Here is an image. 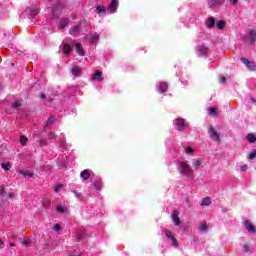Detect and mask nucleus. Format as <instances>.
<instances>
[{
  "mask_svg": "<svg viewBox=\"0 0 256 256\" xmlns=\"http://www.w3.org/2000/svg\"><path fill=\"white\" fill-rule=\"evenodd\" d=\"M172 221H173L175 227H179V225H181V219L179 218V211L178 210H174L172 212Z\"/></svg>",
  "mask_w": 256,
  "mask_h": 256,
  "instance_id": "ddd939ff",
  "label": "nucleus"
},
{
  "mask_svg": "<svg viewBox=\"0 0 256 256\" xmlns=\"http://www.w3.org/2000/svg\"><path fill=\"white\" fill-rule=\"evenodd\" d=\"M207 229H208L207 223H202L199 227L200 233L207 231Z\"/></svg>",
  "mask_w": 256,
  "mask_h": 256,
  "instance_id": "c9c22d12",
  "label": "nucleus"
},
{
  "mask_svg": "<svg viewBox=\"0 0 256 256\" xmlns=\"http://www.w3.org/2000/svg\"><path fill=\"white\" fill-rule=\"evenodd\" d=\"M168 88L169 86L166 82H161L160 86L158 87V93H165Z\"/></svg>",
  "mask_w": 256,
  "mask_h": 256,
  "instance_id": "5701e85b",
  "label": "nucleus"
},
{
  "mask_svg": "<svg viewBox=\"0 0 256 256\" xmlns=\"http://www.w3.org/2000/svg\"><path fill=\"white\" fill-rule=\"evenodd\" d=\"M67 25H69V18H61L57 22L58 29H65V27H67Z\"/></svg>",
  "mask_w": 256,
  "mask_h": 256,
  "instance_id": "f3484780",
  "label": "nucleus"
},
{
  "mask_svg": "<svg viewBox=\"0 0 256 256\" xmlns=\"http://www.w3.org/2000/svg\"><path fill=\"white\" fill-rule=\"evenodd\" d=\"M49 137H50V139H55V133L51 132V133L49 134Z\"/></svg>",
  "mask_w": 256,
  "mask_h": 256,
  "instance_id": "3c124183",
  "label": "nucleus"
},
{
  "mask_svg": "<svg viewBox=\"0 0 256 256\" xmlns=\"http://www.w3.org/2000/svg\"><path fill=\"white\" fill-rule=\"evenodd\" d=\"M39 7L32 5L28 8H26V10L23 12V15H27V17H29V19H33V17L39 15Z\"/></svg>",
  "mask_w": 256,
  "mask_h": 256,
  "instance_id": "20e7f679",
  "label": "nucleus"
},
{
  "mask_svg": "<svg viewBox=\"0 0 256 256\" xmlns=\"http://www.w3.org/2000/svg\"><path fill=\"white\" fill-rule=\"evenodd\" d=\"M225 81H227V78L225 76L220 78V83H225Z\"/></svg>",
  "mask_w": 256,
  "mask_h": 256,
  "instance_id": "8fccbe9b",
  "label": "nucleus"
},
{
  "mask_svg": "<svg viewBox=\"0 0 256 256\" xmlns=\"http://www.w3.org/2000/svg\"><path fill=\"white\" fill-rule=\"evenodd\" d=\"M70 35H79L81 33V24H77L69 31Z\"/></svg>",
  "mask_w": 256,
  "mask_h": 256,
  "instance_id": "412c9836",
  "label": "nucleus"
},
{
  "mask_svg": "<svg viewBox=\"0 0 256 256\" xmlns=\"http://www.w3.org/2000/svg\"><path fill=\"white\" fill-rule=\"evenodd\" d=\"M209 205H211V198L210 197H206L202 200L201 206L202 207H209Z\"/></svg>",
  "mask_w": 256,
  "mask_h": 256,
  "instance_id": "c85d7f7f",
  "label": "nucleus"
},
{
  "mask_svg": "<svg viewBox=\"0 0 256 256\" xmlns=\"http://www.w3.org/2000/svg\"><path fill=\"white\" fill-rule=\"evenodd\" d=\"M208 134L210 136V139H212V141H215L216 143H221V136L218 134L217 130L213 128V126H209Z\"/></svg>",
  "mask_w": 256,
  "mask_h": 256,
  "instance_id": "423d86ee",
  "label": "nucleus"
},
{
  "mask_svg": "<svg viewBox=\"0 0 256 256\" xmlns=\"http://www.w3.org/2000/svg\"><path fill=\"white\" fill-rule=\"evenodd\" d=\"M71 191H72V193L75 195V198H76V199H81V197H83V194L77 192V190L72 189Z\"/></svg>",
  "mask_w": 256,
  "mask_h": 256,
  "instance_id": "58836bf2",
  "label": "nucleus"
},
{
  "mask_svg": "<svg viewBox=\"0 0 256 256\" xmlns=\"http://www.w3.org/2000/svg\"><path fill=\"white\" fill-rule=\"evenodd\" d=\"M65 147H67V140H65V138H61L60 149H62V153L64 154L61 155V157H59L57 160V164L61 169H66L67 164L69 163V156L67 153H65Z\"/></svg>",
  "mask_w": 256,
  "mask_h": 256,
  "instance_id": "f257e3e1",
  "label": "nucleus"
},
{
  "mask_svg": "<svg viewBox=\"0 0 256 256\" xmlns=\"http://www.w3.org/2000/svg\"><path fill=\"white\" fill-rule=\"evenodd\" d=\"M216 27H217V29H220V30L225 29V21L220 20V21L216 22Z\"/></svg>",
  "mask_w": 256,
  "mask_h": 256,
  "instance_id": "2f4dec72",
  "label": "nucleus"
},
{
  "mask_svg": "<svg viewBox=\"0 0 256 256\" xmlns=\"http://www.w3.org/2000/svg\"><path fill=\"white\" fill-rule=\"evenodd\" d=\"M61 189H63V184H58V185L55 187L54 191H55V193H59V191H61Z\"/></svg>",
  "mask_w": 256,
  "mask_h": 256,
  "instance_id": "79ce46f5",
  "label": "nucleus"
},
{
  "mask_svg": "<svg viewBox=\"0 0 256 256\" xmlns=\"http://www.w3.org/2000/svg\"><path fill=\"white\" fill-rule=\"evenodd\" d=\"M241 63H244V65H246L247 69H249V71H255L256 69V65L255 62L250 61L247 58H240Z\"/></svg>",
  "mask_w": 256,
  "mask_h": 256,
  "instance_id": "1a4fd4ad",
  "label": "nucleus"
},
{
  "mask_svg": "<svg viewBox=\"0 0 256 256\" xmlns=\"http://www.w3.org/2000/svg\"><path fill=\"white\" fill-rule=\"evenodd\" d=\"M193 167L195 168L196 171H199V169L201 168V160H195L192 163Z\"/></svg>",
  "mask_w": 256,
  "mask_h": 256,
  "instance_id": "7c9ffc66",
  "label": "nucleus"
},
{
  "mask_svg": "<svg viewBox=\"0 0 256 256\" xmlns=\"http://www.w3.org/2000/svg\"><path fill=\"white\" fill-rule=\"evenodd\" d=\"M13 109H21V103L20 102H14L12 104Z\"/></svg>",
  "mask_w": 256,
  "mask_h": 256,
  "instance_id": "ea45409f",
  "label": "nucleus"
},
{
  "mask_svg": "<svg viewBox=\"0 0 256 256\" xmlns=\"http://www.w3.org/2000/svg\"><path fill=\"white\" fill-rule=\"evenodd\" d=\"M61 11H63V5L61 3H57L52 8V16L59 17V15H61Z\"/></svg>",
  "mask_w": 256,
  "mask_h": 256,
  "instance_id": "9d476101",
  "label": "nucleus"
},
{
  "mask_svg": "<svg viewBox=\"0 0 256 256\" xmlns=\"http://www.w3.org/2000/svg\"><path fill=\"white\" fill-rule=\"evenodd\" d=\"M100 35L97 32H92L88 36H86V39H88L90 45H96V43H99Z\"/></svg>",
  "mask_w": 256,
  "mask_h": 256,
  "instance_id": "6e6552de",
  "label": "nucleus"
},
{
  "mask_svg": "<svg viewBox=\"0 0 256 256\" xmlns=\"http://www.w3.org/2000/svg\"><path fill=\"white\" fill-rule=\"evenodd\" d=\"M229 3L232 7H235V5H237V3H239V0H229Z\"/></svg>",
  "mask_w": 256,
  "mask_h": 256,
  "instance_id": "c03bdc74",
  "label": "nucleus"
},
{
  "mask_svg": "<svg viewBox=\"0 0 256 256\" xmlns=\"http://www.w3.org/2000/svg\"><path fill=\"white\" fill-rule=\"evenodd\" d=\"M208 113L211 117H217V108L215 107L210 108Z\"/></svg>",
  "mask_w": 256,
  "mask_h": 256,
  "instance_id": "f704fd0d",
  "label": "nucleus"
},
{
  "mask_svg": "<svg viewBox=\"0 0 256 256\" xmlns=\"http://www.w3.org/2000/svg\"><path fill=\"white\" fill-rule=\"evenodd\" d=\"M244 227H245L246 231H248V233H251L252 235L256 233V229L253 226V224L251 223V221L246 220L244 222Z\"/></svg>",
  "mask_w": 256,
  "mask_h": 256,
  "instance_id": "2eb2a0df",
  "label": "nucleus"
},
{
  "mask_svg": "<svg viewBox=\"0 0 256 256\" xmlns=\"http://www.w3.org/2000/svg\"><path fill=\"white\" fill-rule=\"evenodd\" d=\"M29 141V139L27 138V137H25V136H21L20 137V143H21V145H27V142Z\"/></svg>",
  "mask_w": 256,
  "mask_h": 256,
  "instance_id": "4c0bfd02",
  "label": "nucleus"
},
{
  "mask_svg": "<svg viewBox=\"0 0 256 256\" xmlns=\"http://www.w3.org/2000/svg\"><path fill=\"white\" fill-rule=\"evenodd\" d=\"M246 43H250L251 45H254L256 41V30L254 29H248L245 36Z\"/></svg>",
  "mask_w": 256,
  "mask_h": 256,
  "instance_id": "39448f33",
  "label": "nucleus"
},
{
  "mask_svg": "<svg viewBox=\"0 0 256 256\" xmlns=\"http://www.w3.org/2000/svg\"><path fill=\"white\" fill-rule=\"evenodd\" d=\"M252 103H256L255 98H251Z\"/></svg>",
  "mask_w": 256,
  "mask_h": 256,
  "instance_id": "5fc2aeb1",
  "label": "nucleus"
},
{
  "mask_svg": "<svg viewBox=\"0 0 256 256\" xmlns=\"http://www.w3.org/2000/svg\"><path fill=\"white\" fill-rule=\"evenodd\" d=\"M3 89V87L0 85V91Z\"/></svg>",
  "mask_w": 256,
  "mask_h": 256,
  "instance_id": "bf43d9fd",
  "label": "nucleus"
},
{
  "mask_svg": "<svg viewBox=\"0 0 256 256\" xmlns=\"http://www.w3.org/2000/svg\"><path fill=\"white\" fill-rule=\"evenodd\" d=\"M60 49H62L65 57H69L70 53L73 51V49L71 48V45L69 44H61L60 45Z\"/></svg>",
  "mask_w": 256,
  "mask_h": 256,
  "instance_id": "dca6fc26",
  "label": "nucleus"
},
{
  "mask_svg": "<svg viewBox=\"0 0 256 256\" xmlns=\"http://www.w3.org/2000/svg\"><path fill=\"white\" fill-rule=\"evenodd\" d=\"M23 177H28L29 179L33 178V172H20Z\"/></svg>",
  "mask_w": 256,
  "mask_h": 256,
  "instance_id": "e433bc0d",
  "label": "nucleus"
},
{
  "mask_svg": "<svg viewBox=\"0 0 256 256\" xmlns=\"http://www.w3.org/2000/svg\"><path fill=\"white\" fill-rule=\"evenodd\" d=\"M54 231H56V233H59V231H61V225L59 224L54 225Z\"/></svg>",
  "mask_w": 256,
  "mask_h": 256,
  "instance_id": "49530a36",
  "label": "nucleus"
},
{
  "mask_svg": "<svg viewBox=\"0 0 256 256\" xmlns=\"http://www.w3.org/2000/svg\"><path fill=\"white\" fill-rule=\"evenodd\" d=\"M72 75L74 77H79L81 75V68L79 66L72 67Z\"/></svg>",
  "mask_w": 256,
  "mask_h": 256,
  "instance_id": "a878e982",
  "label": "nucleus"
},
{
  "mask_svg": "<svg viewBox=\"0 0 256 256\" xmlns=\"http://www.w3.org/2000/svg\"><path fill=\"white\" fill-rule=\"evenodd\" d=\"M20 243L21 245H23V247H31L32 245V241L30 238H24V239H20Z\"/></svg>",
  "mask_w": 256,
  "mask_h": 256,
  "instance_id": "b1692460",
  "label": "nucleus"
},
{
  "mask_svg": "<svg viewBox=\"0 0 256 256\" xmlns=\"http://www.w3.org/2000/svg\"><path fill=\"white\" fill-rule=\"evenodd\" d=\"M255 157H256V150L253 149V150H251V152L247 156V159H249V161H253V159H255Z\"/></svg>",
  "mask_w": 256,
  "mask_h": 256,
  "instance_id": "72a5a7b5",
  "label": "nucleus"
},
{
  "mask_svg": "<svg viewBox=\"0 0 256 256\" xmlns=\"http://www.w3.org/2000/svg\"><path fill=\"white\" fill-rule=\"evenodd\" d=\"M76 52L80 55V57H85V50L83 49V45H81V43L76 44Z\"/></svg>",
  "mask_w": 256,
  "mask_h": 256,
  "instance_id": "4be33fe9",
  "label": "nucleus"
},
{
  "mask_svg": "<svg viewBox=\"0 0 256 256\" xmlns=\"http://www.w3.org/2000/svg\"><path fill=\"white\" fill-rule=\"evenodd\" d=\"M2 169H4V171H8L9 170V164L8 163H2Z\"/></svg>",
  "mask_w": 256,
  "mask_h": 256,
  "instance_id": "a18cd8bd",
  "label": "nucleus"
},
{
  "mask_svg": "<svg viewBox=\"0 0 256 256\" xmlns=\"http://www.w3.org/2000/svg\"><path fill=\"white\" fill-rule=\"evenodd\" d=\"M103 74L99 71H96L92 77L93 81H103Z\"/></svg>",
  "mask_w": 256,
  "mask_h": 256,
  "instance_id": "bb28decb",
  "label": "nucleus"
},
{
  "mask_svg": "<svg viewBox=\"0 0 256 256\" xmlns=\"http://www.w3.org/2000/svg\"><path fill=\"white\" fill-rule=\"evenodd\" d=\"M178 169L181 175H185L187 179H193V170L191 169L189 164H187V162H178Z\"/></svg>",
  "mask_w": 256,
  "mask_h": 256,
  "instance_id": "f03ea898",
  "label": "nucleus"
},
{
  "mask_svg": "<svg viewBox=\"0 0 256 256\" xmlns=\"http://www.w3.org/2000/svg\"><path fill=\"white\" fill-rule=\"evenodd\" d=\"M193 151H195V150H193V148H191V147L185 148V153L187 155H191V153H193Z\"/></svg>",
  "mask_w": 256,
  "mask_h": 256,
  "instance_id": "37998d69",
  "label": "nucleus"
},
{
  "mask_svg": "<svg viewBox=\"0 0 256 256\" xmlns=\"http://www.w3.org/2000/svg\"><path fill=\"white\" fill-rule=\"evenodd\" d=\"M246 139H247V141H249V143H255L256 136L253 133H249V134H247Z\"/></svg>",
  "mask_w": 256,
  "mask_h": 256,
  "instance_id": "c756f323",
  "label": "nucleus"
},
{
  "mask_svg": "<svg viewBox=\"0 0 256 256\" xmlns=\"http://www.w3.org/2000/svg\"><path fill=\"white\" fill-rule=\"evenodd\" d=\"M108 8H105V6H101V5H98L96 7V13L99 15V17H103V15H105V13H107Z\"/></svg>",
  "mask_w": 256,
  "mask_h": 256,
  "instance_id": "a211bd4d",
  "label": "nucleus"
},
{
  "mask_svg": "<svg viewBox=\"0 0 256 256\" xmlns=\"http://www.w3.org/2000/svg\"><path fill=\"white\" fill-rule=\"evenodd\" d=\"M243 251H244V253H249V246L245 245L243 247Z\"/></svg>",
  "mask_w": 256,
  "mask_h": 256,
  "instance_id": "09e8293b",
  "label": "nucleus"
},
{
  "mask_svg": "<svg viewBox=\"0 0 256 256\" xmlns=\"http://www.w3.org/2000/svg\"><path fill=\"white\" fill-rule=\"evenodd\" d=\"M209 51V48L205 45L198 46V53L200 54L201 57L207 56V53Z\"/></svg>",
  "mask_w": 256,
  "mask_h": 256,
  "instance_id": "aec40b11",
  "label": "nucleus"
},
{
  "mask_svg": "<svg viewBox=\"0 0 256 256\" xmlns=\"http://www.w3.org/2000/svg\"><path fill=\"white\" fill-rule=\"evenodd\" d=\"M247 169H248L247 165H242V166L240 167L241 173H244V171H247Z\"/></svg>",
  "mask_w": 256,
  "mask_h": 256,
  "instance_id": "de8ad7c7",
  "label": "nucleus"
},
{
  "mask_svg": "<svg viewBox=\"0 0 256 256\" xmlns=\"http://www.w3.org/2000/svg\"><path fill=\"white\" fill-rule=\"evenodd\" d=\"M87 234H85V232L83 230H80L76 233V239L78 241H85V237Z\"/></svg>",
  "mask_w": 256,
  "mask_h": 256,
  "instance_id": "393cba45",
  "label": "nucleus"
},
{
  "mask_svg": "<svg viewBox=\"0 0 256 256\" xmlns=\"http://www.w3.org/2000/svg\"><path fill=\"white\" fill-rule=\"evenodd\" d=\"M223 4H225V0H207V5L210 8L221 7Z\"/></svg>",
  "mask_w": 256,
  "mask_h": 256,
  "instance_id": "f8f14e48",
  "label": "nucleus"
},
{
  "mask_svg": "<svg viewBox=\"0 0 256 256\" xmlns=\"http://www.w3.org/2000/svg\"><path fill=\"white\" fill-rule=\"evenodd\" d=\"M0 245H4V242L3 240L0 239Z\"/></svg>",
  "mask_w": 256,
  "mask_h": 256,
  "instance_id": "6e6d98bb",
  "label": "nucleus"
},
{
  "mask_svg": "<svg viewBox=\"0 0 256 256\" xmlns=\"http://www.w3.org/2000/svg\"><path fill=\"white\" fill-rule=\"evenodd\" d=\"M9 197H10V199H13V197H15V194L9 193Z\"/></svg>",
  "mask_w": 256,
  "mask_h": 256,
  "instance_id": "603ef678",
  "label": "nucleus"
},
{
  "mask_svg": "<svg viewBox=\"0 0 256 256\" xmlns=\"http://www.w3.org/2000/svg\"><path fill=\"white\" fill-rule=\"evenodd\" d=\"M9 247H15V243H10Z\"/></svg>",
  "mask_w": 256,
  "mask_h": 256,
  "instance_id": "864d4df0",
  "label": "nucleus"
},
{
  "mask_svg": "<svg viewBox=\"0 0 256 256\" xmlns=\"http://www.w3.org/2000/svg\"><path fill=\"white\" fill-rule=\"evenodd\" d=\"M56 211H57V213L63 214V213H65V207H63V206H58V207L56 208Z\"/></svg>",
  "mask_w": 256,
  "mask_h": 256,
  "instance_id": "a19ab883",
  "label": "nucleus"
},
{
  "mask_svg": "<svg viewBox=\"0 0 256 256\" xmlns=\"http://www.w3.org/2000/svg\"><path fill=\"white\" fill-rule=\"evenodd\" d=\"M80 177L82 179H84V181H87V179H89V177H91V173H89L88 170H83L81 173H80Z\"/></svg>",
  "mask_w": 256,
  "mask_h": 256,
  "instance_id": "cd10ccee",
  "label": "nucleus"
},
{
  "mask_svg": "<svg viewBox=\"0 0 256 256\" xmlns=\"http://www.w3.org/2000/svg\"><path fill=\"white\" fill-rule=\"evenodd\" d=\"M3 197V192L0 193V199Z\"/></svg>",
  "mask_w": 256,
  "mask_h": 256,
  "instance_id": "4d7b16f0",
  "label": "nucleus"
},
{
  "mask_svg": "<svg viewBox=\"0 0 256 256\" xmlns=\"http://www.w3.org/2000/svg\"><path fill=\"white\" fill-rule=\"evenodd\" d=\"M187 127H189V124L187 123V120H185L184 118H176L174 120V129H176V131L183 133V131H185Z\"/></svg>",
  "mask_w": 256,
  "mask_h": 256,
  "instance_id": "7ed1b4c3",
  "label": "nucleus"
},
{
  "mask_svg": "<svg viewBox=\"0 0 256 256\" xmlns=\"http://www.w3.org/2000/svg\"><path fill=\"white\" fill-rule=\"evenodd\" d=\"M55 121H56L55 117L51 116L50 118L47 119L45 127H49V125H53Z\"/></svg>",
  "mask_w": 256,
  "mask_h": 256,
  "instance_id": "473e14b6",
  "label": "nucleus"
},
{
  "mask_svg": "<svg viewBox=\"0 0 256 256\" xmlns=\"http://www.w3.org/2000/svg\"><path fill=\"white\" fill-rule=\"evenodd\" d=\"M42 99H45V94H42Z\"/></svg>",
  "mask_w": 256,
  "mask_h": 256,
  "instance_id": "13d9d810",
  "label": "nucleus"
},
{
  "mask_svg": "<svg viewBox=\"0 0 256 256\" xmlns=\"http://www.w3.org/2000/svg\"><path fill=\"white\" fill-rule=\"evenodd\" d=\"M91 183L97 192L101 189V187H103V182L99 177L92 178Z\"/></svg>",
  "mask_w": 256,
  "mask_h": 256,
  "instance_id": "9b49d317",
  "label": "nucleus"
},
{
  "mask_svg": "<svg viewBox=\"0 0 256 256\" xmlns=\"http://www.w3.org/2000/svg\"><path fill=\"white\" fill-rule=\"evenodd\" d=\"M164 233L166 235V237L171 241V245L172 247H179V241H177V238H175V234H173V232L171 230H164Z\"/></svg>",
  "mask_w": 256,
  "mask_h": 256,
  "instance_id": "0eeeda50",
  "label": "nucleus"
},
{
  "mask_svg": "<svg viewBox=\"0 0 256 256\" xmlns=\"http://www.w3.org/2000/svg\"><path fill=\"white\" fill-rule=\"evenodd\" d=\"M205 25L207 29H213V27H215V17H209L206 19Z\"/></svg>",
  "mask_w": 256,
  "mask_h": 256,
  "instance_id": "6ab92c4d",
  "label": "nucleus"
},
{
  "mask_svg": "<svg viewBox=\"0 0 256 256\" xmlns=\"http://www.w3.org/2000/svg\"><path fill=\"white\" fill-rule=\"evenodd\" d=\"M119 7V1L117 0H112L109 4V6L107 7L108 11H110V13H117V8Z\"/></svg>",
  "mask_w": 256,
  "mask_h": 256,
  "instance_id": "4468645a",
  "label": "nucleus"
}]
</instances>
